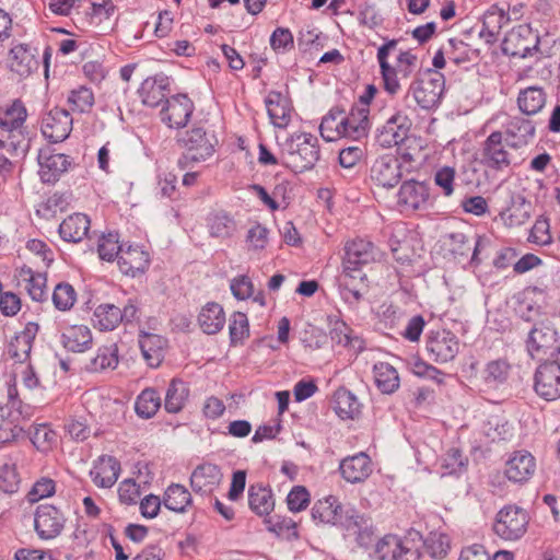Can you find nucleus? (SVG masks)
I'll list each match as a JSON object with an SVG mask.
<instances>
[{
    "label": "nucleus",
    "instance_id": "nucleus-39",
    "mask_svg": "<svg viewBox=\"0 0 560 560\" xmlns=\"http://www.w3.org/2000/svg\"><path fill=\"white\" fill-rule=\"evenodd\" d=\"M207 228L210 236L225 240L234 235L236 222L225 211H214L207 218Z\"/></svg>",
    "mask_w": 560,
    "mask_h": 560
},
{
    "label": "nucleus",
    "instance_id": "nucleus-27",
    "mask_svg": "<svg viewBox=\"0 0 560 560\" xmlns=\"http://www.w3.org/2000/svg\"><path fill=\"white\" fill-rule=\"evenodd\" d=\"M265 103L271 124L277 128H285L291 120L290 101L280 92L271 91Z\"/></svg>",
    "mask_w": 560,
    "mask_h": 560
},
{
    "label": "nucleus",
    "instance_id": "nucleus-41",
    "mask_svg": "<svg viewBox=\"0 0 560 560\" xmlns=\"http://www.w3.org/2000/svg\"><path fill=\"white\" fill-rule=\"evenodd\" d=\"M120 465L113 456H103L100 464L92 471L93 481L102 488H110L118 479Z\"/></svg>",
    "mask_w": 560,
    "mask_h": 560
},
{
    "label": "nucleus",
    "instance_id": "nucleus-46",
    "mask_svg": "<svg viewBox=\"0 0 560 560\" xmlns=\"http://www.w3.org/2000/svg\"><path fill=\"white\" fill-rule=\"evenodd\" d=\"M373 259V245L371 242L358 238L346 244V258L343 262L361 266Z\"/></svg>",
    "mask_w": 560,
    "mask_h": 560
},
{
    "label": "nucleus",
    "instance_id": "nucleus-35",
    "mask_svg": "<svg viewBox=\"0 0 560 560\" xmlns=\"http://www.w3.org/2000/svg\"><path fill=\"white\" fill-rule=\"evenodd\" d=\"M198 324L208 335L219 332L225 324L223 307L215 302L207 303L199 312Z\"/></svg>",
    "mask_w": 560,
    "mask_h": 560
},
{
    "label": "nucleus",
    "instance_id": "nucleus-21",
    "mask_svg": "<svg viewBox=\"0 0 560 560\" xmlns=\"http://www.w3.org/2000/svg\"><path fill=\"white\" fill-rule=\"evenodd\" d=\"M194 110L192 102L186 95H175L166 100V106L161 110L162 121L170 127L186 126Z\"/></svg>",
    "mask_w": 560,
    "mask_h": 560
},
{
    "label": "nucleus",
    "instance_id": "nucleus-30",
    "mask_svg": "<svg viewBox=\"0 0 560 560\" xmlns=\"http://www.w3.org/2000/svg\"><path fill=\"white\" fill-rule=\"evenodd\" d=\"M90 230V220L85 214L74 213L66 218L59 225V234L66 242L79 243Z\"/></svg>",
    "mask_w": 560,
    "mask_h": 560
},
{
    "label": "nucleus",
    "instance_id": "nucleus-5",
    "mask_svg": "<svg viewBox=\"0 0 560 560\" xmlns=\"http://www.w3.org/2000/svg\"><path fill=\"white\" fill-rule=\"evenodd\" d=\"M421 548L418 533L406 537L386 535L375 546L374 560H421Z\"/></svg>",
    "mask_w": 560,
    "mask_h": 560
},
{
    "label": "nucleus",
    "instance_id": "nucleus-55",
    "mask_svg": "<svg viewBox=\"0 0 560 560\" xmlns=\"http://www.w3.org/2000/svg\"><path fill=\"white\" fill-rule=\"evenodd\" d=\"M230 339L233 345L243 342L249 336L247 316L242 312H235L229 324Z\"/></svg>",
    "mask_w": 560,
    "mask_h": 560
},
{
    "label": "nucleus",
    "instance_id": "nucleus-40",
    "mask_svg": "<svg viewBox=\"0 0 560 560\" xmlns=\"http://www.w3.org/2000/svg\"><path fill=\"white\" fill-rule=\"evenodd\" d=\"M533 206L524 197L513 198L511 206L501 213V218L508 226H521L525 224L532 215Z\"/></svg>",
    "mask_w": 560,
    "mask_h": 560
},
{
    "label": "nucleus",
    "instance_id": "nucleus-4",
    "mask_svg": "<svg viewBox=\"0 0 560 560\" xmlns=\"http://www.w3.org/2000/svg\"><path fill=\"white\" fill-rule=\"evenodd\" d=\"M27 110L21 100H14L2 114V148L10 147L15 155L26 152L25 120Z\"/></svg>",
    "mask_w": 560,
    "mask_h": 560
},
{
    "label": "nucleus",
    "instance_id": "nucleus-10",
    "mask_svg": "<svg viewBox=\"0 0 560 560\" xmlns=\"http://www.w3.org/2000/svg\"><path fill=\"white\" fill-rule=\"evenodd\" d=\"M444 88V75L439 71L428 70L425 78L412 83L411 92L421 108L431 109L440 103Z\"/></svg>",
    "mask_w": 560,
    "mask_h": 560
},
{
    "label": "nucleus",
    "instance_id": "nucleus-54",
    "mask_svg": "<svg viewBox=\"0 0 560 560\" xmlns=\"http://www.w3.org/2000/svg\"><path fill=\"white\" fill-rule=\"evenodd\" d=\"M124 247L119 245L118 235L116 233H108L103 235L97 245L100 258L106 261L118 259L120 252Z\"/></svg>",
    "mask_w": 560,
    "mask_h": 560
},
{
    "label": "nucleus",
    "instance_id": "nucleus-53",
    "mask_svg": "<svg viewBox=\"0 0 560 560\" xmlns=\"http://www.w3.org/2000/svg\"><path fill=\"white\" fill-rule=\"evenodd\" d=\"M55 307L59 311H69L77 301V292L68 282L58 283L51 296Z\"/></svg>",
    "mask_w": 560,
    "mask_h": 560
},
{
    "label": "nucleus",
    "instance_id": "nucleus-57",
    "mask_svg": "<svg viewBox=\"0 0 560 560\" xmlns=\"http://www.w3.org/2000/svg\"><path fill=\"white\" fill-rule=\"evenodd\" d=\"M68 103L72 110L80 113L89 110L94 103V96L90 89L80 86L79 89L72 90L68 96Z\"/></svg>",
    "mask_w": 560,
    "mask_h": 560
},
{
    "label": "nucleus",
    "instance_id": "nucleus-20",
    "mask_svg": "<svg viewBox=\"0 0 560 560\" xmlns=\"http://www.w3.org/2000/svg\"><path fill=\"white\" fill-rule=\"evenodd\" d=\"M38 331V325L35 323L26 324L25 328L18 332L8 345V361H12V366L28 361L33 340Z\"/></svg>",
    "mask_w": 560,
    "mask_h": 560
},
{
    "label": "nucleus",
    "instance_id": "nucleus-43",
    "mask_svg": "<svg viewBox=\"0 0 560 560\" xmlns=\"http://www.w3.org/2000/svg\"><path fill=\"white\" fill-rule=\"evenodd\" d=\"M26 420L21 412L10 415V418L2 419V445L8 443H26L28 435L25 430Z\"/></svg>",
    "mask_w": 560,
    "mask_h": 560
},
{
    "label": "nucleus",
    "instance_id": "nucleus-19",
    "mask_svg": "<svg viewBox=\"0 0 560 560\" xmlns=\"http://www.w3.org/2000/svg\"><path fill=\"white\" fill-rule=\"evenodd\" d=\"M556 342V328L549 320H544L530 329L527 339V350L532 358H539L553 349Z\"/></svg>",
    "mask_w": 560,
    "mask_h": 560
},
{
    "label": "nucleus",
    "instance_id": "nucleus-3",
    "mask_svg": "<svg viewBox=\"0 0 560 560\" xmlns=\"http://www.w3.org/2000/svg\"><path fill=\"white\" fill-rule=\"evenodd\" d=\"M312 517L323 524L341 525L346 528L354 524L366 529L365 516L359 514L353 508L343 506L335 495H327L316 501L312 508Z\"/></svg>",
    "mask_w": 560,
    "mask_h": 560
},
{
    "label": "nucleus",
    "instance_id": "nucleus-48",
    "mask_svg": "<svg viewBox=\"0 0 560 560\" xmlns=\"http://www.w3.org/2000/svg\"><path fill=\"white\" fill-rule=\"evenodd\" d=\"M163 503L166 509L182 513L191 503V495L184 486L173 483L164 492Z\"/></svg>",
    "mask_w": 560,
    "mask_h": 560
},
{
    "label": "nucleus",
    "instance_id": "nucleus-24",
    "mask_svg": "<svg viewBox=\"0 0 560 560\" xmlns=\"http://www.w3.org/2000/svg\"><path fill=\"white\" fill-rule=\"evenodd\" d=\"M536 469L534 456L527 451H516L505 465V476L513 482H525L530 479Z\"/></svg>",
    "mask_w": 560,
    "mask_h": 560
},
{
    "label": "nucleus",
    "instance_id": "nucleus-58",
    "mask_svg": "<svg viewBox=\"0 0 560 560\" xmlns=\"http://www.w3.org/2000/svg\"><path fill=\"white\" fill-rule=\"evenodd\" d=\"M55 492V481L50 478L43 477L33 485L26 497L30 503H36L45 498L51 497Z\"/></svg>",
    "mask_w": 560,
    "mask_h": 560
},
{
    "label": "nucleus",
    "instance_id": "nucleus-38",
    "mask_svg": "<svg viewBox=\"0 0 560 560\" xmlns=\"http://www.w3.org/2000/svg\"><path fill=\"white\" fill-rule=\"evenodd\" d=\"M334 410L341 419H354L361 413V404L353 393L340 387L334 394Z\"/></svg>",
    "mask_w": 560,
    "mask_h": 560
},
{
    "label": "nucleus",
    "instance_id": "nucleus-33",
    "mask_svg": "<svg viewBox=\"0 0 560 560\" xmlns=\"http://www.w3.org/2000/svg\"><path fill=\"white\" fill-rule=\"evenodd\" d=\"M168 86V78L155 75L147 78L140 85L139 95L144 105L155 107L165 98V91Z\"/></svg>",
    "mask_w": 560,
    "mask_h": 560
},
{
    "label": "nucleus",
    "instance_id": "nucleus-12",
    "mask_svg": "<svg viewBox=\"0 0 560 560\" xmlns=\"http://www.w3.org/2000/svg\"><path fill=\"white\" fill-rule=\"evenodd\" d=\"M425 350L432 361L446 363L457 355L459 341L450 330H432L427 336Z\"/></svg>",
    "mask_w": 560,
    "mask_h": 560
},
{
    "label": "nucleus",
    "instance_id": "nucleus-37",
    "mask_svg": "<svg viewBox=\"0 0 560 560\" xmlns=\"http://www.w3.org/2000/svg\"><path fill=\"white\" fill-rule=\"evenodd\" d=\"M505 133L512 140L511 147H523L534 138L535 125L524 117H513L506 125Z\"/></svg>",
    "mask_w": 560,
    "mask_h": 560
},
{
    "label": "nucleus",
    "instance_id": "nucleus-56",
    "mask_svg": "<svg viewBox=\"0 0 560 560\" xmlns=\"http://www.w3.org/2000/svg\"><path fill=\"white\" fill-rule=\"evenodd\" d=\"M422 547L427 548L431 557L443 558L450 549V538L445 534L433 532L422 541Z\"/></svg>",
    "mask_w": 560,
    "mask_h": 560
},
{
    "label": "nucleus",
    "instance_id": "nucleus-34",
    "mask_svg": "<svg viewBox=\"0 0 560 560\" xmlns=\"http://www.w3.org/2000/svg\"><path fill=\"white\" fill-rule=\"evenodd\" d=\"M547 101V94L541 86L533 85L518 92L517 106L525 115H536L541 112Z\"/></svg>",
    "mask_w": 560,
    "mask_h": 560
},
{
    "label": "nucleus",
    "instance_id": "nucleus-61",
    "mask_svg": "<svg viewBox=\"0 0 560 560\" xmlns=\"http://www.w3.org/2000/svg\"><path fill=\"white\" fill-rule=\"evenodd\" d=\"M455 170L450 166L439 168L434 174V183L443 190L445 197L454 192Z\"/></svg>",
    "mask_w": 560,
    "mask_h": 560
},
{
    "label": "nucleus",
    "instance_id": "nucleus-59",
    "mask_svg": "<svg viewBox=\"0 0 560 560\" xmlns=\"http://www.w3.org/2000/svg\"><path fill=\"white\" fill-rule=\"evenodd\" d=\"M26 248L28 252L34 254L37 261V267H49V265L54 261V254L51 249L47 246L46 243L39 240H31L26 244Z\"/></svg>",
    "mask_w": 560,
    "mask_h": 560
},
{
    "label": "nucleus",
    "instance_id": "nucleus-51",
    "mask_svg": "<svg viewBox=\"0 0 560 560\" xmlns=\"http://www.w3.org/2000/svg\"><path fill=\"white\" fill-rule=\"evenodd\" d=\"M510 372L511 365L506 360H493L487 363L483 370V380L487 384L500 385L508 381Z\"/></svg>",
    "mask_w": 560,
    "mask_h": 560
},
{
    "label": "nucleus",
    "instance_id": "nucleus-64",
    "mask_svg": "<svg viewBox=\"0 0 560 560\" xmlns=\"http://www.w3.org/2000/svg\"><path fill=\"white\" fill-rule=\"evenodd\" d=\"M363 156L364 149L361 145H351L339 152V163L345 168H352Z\"/></svg>",
    "mask_w": 560,
    "mask_h": 560
},
{
    "label": "nucleus",
    "instance_id": "nucleus-63",
    "mask_svg": "<svg viewBox=\"0 0 560 560\" xmlns=\"http://www.w3.org/2000/svg\"><path fill=\"white\" fill-rule=\"evenodd\" d=\"M232 294L237 300H246L254 294V284L247 276H238L231 280Z\"/></svg>",
    "mask_w": 560,
    "mask_h": 560
},
{
    "label": "nucleus",
    "instance_id": "nucleus-52",
    "mask_svg": "<svg viewBox=\"0 0 560 560\" xmlns=\"http://www.w3.org/2000/svg\"><path fill=\"white\" fill-rule=\"evenodd\" d=\"M118 364V348L116 343L103 346L92 359L90 369L94 372L115 369Z\"/></svg>",
    "mask_w": 560,
    "mask_h": 560
},
{
    "label": "nucleus",
    "instance_id": "nucleus-14",
    "mask_svg": "<svg viewBox=\"0 0 560 560\" xmlns=\"http://www.w3.org/2000/svg\"><path fill=\"white\" fill-rule=\"evenodd\" d=\"M63 514L54 505L40 504L36 509L34 527L40 539H54L60 535L65 526Z\"/></svg>",
    "mask_w": 560,
    "mask_h": 560
},
{
    "label": "nucleus",
    "instance_id": "nucleus-32",
    "mask_svg": "<svg viewBox=\"0 0 560 560\" xmlns=\"http://www.w3.org/2000/svg\"><path fill=\"white\" fill-rule=\"evenodd\" d=\"M165 339L156 334L141 332L139 336V347L147 363L156 368L161 364L164 357Z\"/></svg>",
    "mask_w": 560,
    "mask_h": 560
},
{
    "label": "nucleus",
    "instance_id": "nucleus-44",
    "mask_svg": "<svg viewBox=\"0 0 560 560\" xmlns=\"http://www.w3.org/2000/svg\"><path fill=\"white\" fill-rule=\"evenodd\" d=\"M248 504L257 515H268L275 508L271 490L262 485H253L248 489Z\"/></svg>",
    "mask_w": 560,
    "mask_h": 560
},
{
    "label": "nucleus",
    "instance_id": "nucleus-49",
    "mask_svg": "<svg viewBox=\"0 0 560 560\" xmlns=\"http://www.w3.org/2000/svg\"><path fill=\"white\" fill-rule=\"evenodd\" d=\"M94 322L101 330H113L121 323L120 308L114 304H101L94 311Z\"/></svg>",
    "mask_w": 560,
    "mask_h": 560
},
{
    "label": "nucleus",
    "instance_id": "nucleus-8",
    "mask_svg": "<svg viewBox=\"0 0 560 560\" xmlns=\"http://www.w3.org/2000/svg\"><path fill=\"white\" fill-rule=\"evenodd\" d=\"M529 517L525 510L508 505L499 511L494 523V532L505 540H516L527 530Z\"/></svg>",
    "mask_w": 560,
    "mask_h": 560
},
{
    "label": "nucleus",
    "instance_id": "nucleus-15",
    "mask_svg": "<svg viewBox=\"0 0 560 560\" xmlns=\"http://www.w3.org/2000/svg\"><path fill=\"white\" fill-rule=\"evenodd\" d=\"M401 164L392 154L378 156L370 170L371 180L383 188H394L401 179Z\"/></svg>",
    "mask_w": 560,
    "mask_h": 560
},
{
    "label": "nucleus",
    "instance_id": "nucleus-13",
    "mask_svg": "<svg viewBox=\"0 0 560 560\" xmlns=\"http://www.w3.org/2000/svg\"><path fill=\"white\" fill-rule=\"evenodd\" d=\"M534 390L547 401L560 398V368L552 360H546L536 368Z\"/></svg>",
    "mask_w": 560,
    "mask_h": 560
},
{
    "label": "nucleus",
    "instance_id": "nucleus-17",
    "mask_svg": "<svg viewBox=\"0 0 560 560\" xmlns=\"http://www.w3.org/2000/svg\"><path fill=\"white\" fill-rule=\"evenodd\" d=\"M5 65L11 73L27 78L38 69L39 60L28 45L18 44L9 50Z\"/></svg>",
    "mask_w": 560,
    "mask_h": 560
},
{
    "label": "nucleus",
    "instance_id": "nucleus-29",
    "mask_svg": "<svg viewBox=\"0 0 560 560\" xmlns=\"http://www.w3.org/2000/svg\"><path fill=\"white\" fill-rule=\"evenodd\" d=\"M365 275L360 266H353L343 262V270L338 277V285L343 299L348 300L351 295L355 301L361 299L360 285L363 283Z\"/></svg>",
    "mask_w": 560,
    "mask_h": 560
},
{
    "label": "nucleus",
    "instance_id": "nucleus-31",
    "mask_svg": "<svg viewBox=\"0 0 560 560\" xmlns=\"http://www.w3.org/2000/svg\"><path fill=\"white\" fill-rule=\"evenodd\" d=\"M92 332L88 326L73 325L61 335L62 346L71 352H84L92 346Z\"/></svg>",
    "mask_w": 560,
    "mask_h": 560
},
{
    "label": "nucleus",
    "instance_id": "nucleus-28",
    "mask_svg": "<svg viewBox=\"0 0 560 560\" xmlns=\"http://www.w3.org/2000/svg\"><path fill=\"white\" fill-rule=\"evenodd\" d=\"M370 108L365 104H354L348 115L343 113V122L348 138L359 140L368 135L370 129Z\"/></svg>",
    "mask_w": 560,
    "mask_h": 560
},
{
    "label": "nucleus",
    "instance_id": "nucleus-23",
    "mask_svg": "<svg viewBox=\"0 0 560 560\" xmlns=\"http://www.w3.org/2000/svg\"><path fill=\"white\" fill-rule=\"evenodd\" d=\"M117 264L124 275L136 277L148 269L150 255L141 246L129 245L121 249Z\"/></svg>",
    "mask_w": 560,
    "mask_h": 560
},
{
    "label": "nucleus",
    "instance_id": "nucleus-18",
    "mask_svg": "<svg viewBox=\"0 0 560 560\" xmlns=\"http://www.w3.org/2000/svg\"><path fill=\"white\" fill-rule=\"evenodd\" d=\"M398 205L406 210H425L430 205V188L424 182L406 180L398 190Z\"/></svg>",
    "mask_w": 560,
    "mask_h": 560
},
{
    "label": "nucleus",
    "instance_id": "nucleus-42",
    "mask_svg": "<svg viewBox=\"0 0 560 560\" xmlns=\"http://www.w3.org/2000/svg\"><path fill=\"white\" fill-rule=\"evenodd\" d=\"M18 277L27 282L26 290L36 302L47 300L46 275L43 272H34L32 268L23 266L18 270Z\"/></svg>",
    "mask_w": 560,
    "mask_h": 560
},
{
    "label": "nucleus",
    "instance_id": "nucleus-26",
    "mask_svg": "<svg viewBox=\"0 0 560 560\" xmlns=\"http://www.w3.org/2000/svg\"><path fill=\"white\" fill-rule=\"evenodd\" d=\"M38 174L44 183H55L70 165L67 155L40 151L38 155Z\"/></svg>",
    "mask_w": 560,
    "mask_h": 560
},
{
    "label": "nucleus",
    "instance_id": "nucleus-7",
    "mask_svg": "<svg viewBox=\"0 0 560 560\" xmlns=\"http://www.w3.org/2000/svg\"><path fill=\"white\" fill-rule=\"evenodd\" d=\"M539 42L538 34L529 24H520L505 35L502 42V51L511 57L526 58L538 50Z\"/></svg>",
    "mask_w": 560,
    "mask_h": 560
},
{
    "label": "nucleus",
    "instance_id": "nucleus-62",
    "mask_svg": "<svg viewBox=\"0 0 560 560\" xmlns=\"http://www.w3.org/2000/svg\"><path fill=\"white\" fill-rule=\"evenodd\" d=\"M268 243V230L260 225H253L246 235V244L248 249L260 250L266 247Z\"/></svg>",
    "mask_w": 560,
    "mask_h": 560
},
{
    "label": "nucleus",
    "instance_id": "nucleus-60",
    "mask_svg": "<svg viewBox=\"0 0 560 560\" xmlns=\"http://www.w3.org/2000/svg\"><path fill=\"white\" fill-rule=\"evenodd\" d=\"M310 503V493L306 488L295 486L287 497V504L290 511L300 512L307 508Z\"/></svg>",
    "mask_w": 560,
    "mask_h": 560
},
{
    "label": "nucleus",
    "instance_id": "nucleus-16",
    "mask_svg": "<svg viewBox=\"0 0 560 560\" xmlns=\"http://www.w3.org/2000/svg\"><path fill=\"white\" fill-rule=\"evenodd\" d=\"M42 133L49 141L57 143L66 140L72 129V118L68 110L54 107L42 119Z\"/></svg>",
    "mask_w": 560,
    "mask_h": 560
},
{
    "label": "nucleus",
    "instance_id": "nucleus-50",
    "mask_svg": "<svg viewBox=\"0 0 560 560\" xmlns=\"http://www.w3.org/2000/svg\"><path fill=\"white\" fill-rule=\"evenodd\" d=\"M161 407V397L153 388H147L141 392L136 400V412L138 416L149 419L153 417Z\"/></svg>",
    "mask_w": 560,
    "mask_h": 560
},
{
    "label": "nucleus",
    "instance_id": "nucleus-1",
    "mask_svg": "<svg viewBox=\"0 0 560 560\" xmlns=\"http://www.w3.org/2000/svg\"><path fill=\"white\" fill-rule=\"evenodd\" d=\"M318 160L317 138L311 133L293 135L281 144L282 164L295 173L313 168Z\"/></svg>",
    "mask_w": 560,
    "mask_h": 560
},
{
    "label": "nucleus",
    "instance_id": "nucleus-2",
    "mask_svg": "<svg viewBox=\"0 0 560 560\" xmlns=\"http://www.w3.org/2000/svg\"><path fill=\"white\" fill-rule=\"evenodd\" d=\"M397 46L396 39H390L382 45L377 50V61L380 63L384 89L389 94H396L400 90L398 75L407 79L411 75L417 65V56L411 51H401L397 57V65L393 67L388 62V56Z\"/></svg>",
    "mask_w": 560,
    "mask_h": 560
},
{
    "label": "nucleus",
    "instance_id": "nucleus-11",
    "mask_svg": "<svg viewBox=\"0 0 560 560\" xmlns=\"http://www.w3.org/2000/svg\"><path fill=\"white\" fill-rule=\"evenodd\" d=\"M186 149L185 159L201 162L214 153L218 140L213 133H208L201 127H194L186 131L179 139Z\"/></svg>",
    "mask_w": 560,
    "mask_h": 560
},
{
    "label": "nucleus",
    "instance_id": "nucleus-22",
    "mask_svg": "<svg viewBox=\"0 0 560 560\" xmlns=\"http://www.w3.org/2000/svg\"><path fill=\"white\" fill-rule=\"evenodd\" d=\"M342 478L350 483L365 481L373 471L371 458L365 453H358L343 458L339 464Z\"/></svg>",
    "mask_w": 560,
    "mask_h": 560
},
{
    "label": "nucleus",
    "instance_id": "nucleus-45",
    "mask_svg": "<svg viewBox=\"0 0 560 560\" xmlns=\"http://www.w3.org/2000/svg\"><path fill=\"white\" fill-rule=\"evenodd\" d=\"M189 389L185 382L173 378L165 394L164 408L170 413L179 412L188 398Z\"/></svg>",
    "mask_w": 560,
    "mask_h": 560
},
{
    "label": "nucleus",
    "instance_id": "nucleus-9",
    "mask_svg": "<svg viewBox=\"0 0 560 560\" xmlns=\"http://www.w3.org/2000/svg\"><path fill=\"white\" fill-rule=\"evenodd\" d=\"M513 162V154L510 151V145L503 142V135L501 131L491 132L481 148V163L487 168L505 172L509 170Z\"/></svg>",
    "mask_w": 560,
    "mask_h": 560
},
{
    "label": "nucleus",
    "instance_id": "nucleus-47",
    "mask_svg": "<svg viewBox=\"0 0 560 560\" xmlns=\"http://www.w3.org/2000/svg\"><path fill=\"white\" fill-rule=\"evenodd\" d=\"M374 378L378 389L392 394L399 387V376L394 366L386 362L374 365Z\"/></svg>",
    "mask_w": 560,
    "mask_h": 560
},
{
    "label": "nucleus",
    "instance_id": "nucleus-36",
    "mask_svg": "<svg viewBox=\"0 0 560 560\" xmlns=\"http://www.w3.org/2000/svg\"><path fill=\"white\" fill-rule=\"evenodd\" d=\"M320 136L324 140L331 142L340 138L347 137L343 122V110L340 108H332L322 119L319 126Z\"/></svg>",
    "mask_w": 560,
    "mask_h": 560
},
{
    "label": "nucleus",
    "instance_id": "nucleus-25",
    "mask_svg": "<svg viewBox=\"0 0 560 560\" xmlns=\"http://www.w3.org/2000/svg\"><path fill=\"white\" fill-rule=\"evenodd\" d=\"M221 469L210 463L197 466L190 476V486L194 491L211 493L222 481Z\"/></svg>",
    "mask_w": 560,
    "mask_h": 560
},
{
    "label": "nucleus",
    "instance_id": "nucleus-6",
    "mask_svg": "<svg viewBox=\"0 0 560 560\" xmlns=\"http://www.w3.org/2000/svg\"><path fill=\"white\" fill-rule=\"evenodd\" d=\"M412 121L402 109L396 110L378 130L377 141L383 148H393L404 143L418 145V138L410 137Z\"/></svg>",
    "mask_w": 560,
    "mask_h": 560
}]
</instances>
